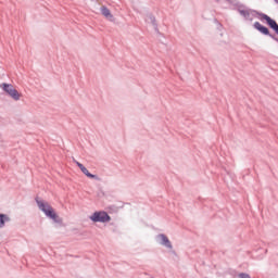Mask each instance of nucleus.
Segmentation results:
<instances>
[{
  "label": "nucleus",
  "mask_w": 278,
  "mask_h": 278,
  "mask_svg": "<svg viewBox=\"0 0 278 278\" xmlns=\"http://www.w3.org/2000/svg\"><path fill=\"white\" fill-rule=\"evenodd\" d=\"M36 203L39 210L47 216V218H50V220H53V223H56L58 225H62V218L55 214V210H53L51 204L45 202L43 200H39L38 198H36Z\"/></svg>",
  "instance_id": "obj_1"
},
{
  "label": "nucleus",
  "mask_w": 278,
  "mask_h": 278,
  "mask_svg": "<svg viewBox=\"0 0 278 278\" xmlns=\"http://www.w3.org/2000/svg\"><path fill=\"white\" fill-rule=\"evenodd\" d=\"M146 21L152 23V25H155V16H153V14H148Z\"/></svg>",
  "instance_id": "obj_10"
},
{
  "label": "nucleus",
  "mask_w": 278,
  "mask_h": 278,
  "mask_svg": "<svg viewBox=\"0 0 278 278\" xmlns=\"http://www.w3.org/2000/svg\"><path fill=\"white\" fill-rule=\"evenodd\" d=\"M0 88H2V90L7 92V94L13 99V101H21V93L18 90L14 89L12 84L3 83L0 85Z\"/></svg>",
  "instance_id": "obj_2"
},
{
  "label": "nucleus",
  "mask_w": 278,
  "mask_h": 278,
  "mask_svg": "<svg viewBox=\"0 0 278 278\" xmlns=\"http://www.w3.org/2000/svg\"><path fill=\"white\" fill-rule=\"evenodd\" d=\"M276 1V3H278V0H275Z\"/></svg>",
  "instance_id": "obj_14"
},
{
  "label": "nucleus",
  "mask_w": 278,
  "mask_h": 278,
  "mask_svg": "<svg viewBox=\"0 0 278 278\" xmlns=\"http://www.w3.org/2000/svg\"><path fill=\"white\" fill-rule=\"evenodd\" d=\"M5 223H10V216L5 214H0V229H3V227H5Z\"/></svg>",
  "instance_id": "obj_9"
},
{
  "label": "nucleus",
  "mask_w": 278,
  "mask_h": 278,
  "mask_svg": "<svg viewBox=\"0 0 278 278\" xmlns=\"http://www.w3.org/2000/svg\"><path fill=\"white\" fill-rule=\"evenodd\" d=\"M74 162H75L76 166H78V167H79L80 164H81V163H79V161H74Z\"/></svg>",
  "instance_id": "obj_13"
},
{
  "label": "nucleus",
  "mask_w": 278,
  "mask_h": 278,
  "mask_svg": "<svg viewBox=\"0 0 278 278\" xmlns=\"http://www.w3.org/2000/svg\"><path fill=\"white\" fill-rule=\"evenodd\" d=\"M90 220H92V223H110V220H112V217H110L108 212L100 211V212H94L90 216Z\"/></svg>",
  "instance_id": "obj_3"
},
{
  "label": "nucleus",
  "mask_w": 278,
  "mask_h": 278,
  "mask_svg": "<svg viewBox=\"0 0 278 278\" xmlns=\"http://www.w3.org/2000/svg\"><path fill=\"white\" fill-rule=\"evenodd\" d=\"M85 167H86V166H84V164H80L78 168H79L80 170H83Z\"/></svg>",
  "instance_id": "obj_12"
},
{
  "label": "nucleus",
  "mask_w": 278,
  "mask_h": 278,
  "mask_svg": "<svg viewBox=\"0 0 278 278\" xmlns=\"http://www.w3.org/2000/svg\"><path fill=\"white\" fill-rule=\"evenodd\" d=\"M239 14L245 18V21H253V16L255 14H260L256 11H251V10H239Z\"/></svg>",
  "instance_id": "obj_6"
},
{
  "label": "nucleus",
  "mask_w": 278,
  "mask_h": 278,
  "mask_svg": "<svg viewBox=\"0 0 278 278\" xmlns=\"http://www.w3.org/2000/svg\"><path fill=\"white\" fill-rule=\"evenodd\" d=\"M83 174L86 175V177H89V179H96V181H101V178H99V176L94 175V174H90V172L88 170V168L83 167V169H80Z\"/></svg>",
  "instance_id": "obj_8"
},
{
  "label": "nucleus",
  "mask_w": 278,
  "mask_h": 278,
  "mask_svg": "<svg viewBox=\"0 0 278 278\" xmlns=\"http://www.w3.org/2000/svg\"><path fill=\"white\" fill-rule=\"evenodd\" d=\"M156 239L159 240L160 244H162V247H166V249H173V243H170V240H168L166 235H157Z\"/></svg>",
  "instance_id": "obj_5"
},
{
  "label": "nucleus",
  "mask_w": 278,
  "mask_h": 278,
  "mask_svg": "<svg viewBox=\"0 0 278 278\" xmlns=\"http://www.w3.org/2000/svg\"><path fill=\"white\" fill-rule=\"evenodd\" d=\"M102 16L106 17L108 21H111V23H114V15H112V12L108 7H101L100 8Z\"/></svg>",
  "instance_id": "obj_7"
},
{
  "label": "nucleus",
  "mask_w": 278,
  "mask_h": 278,
  "mask_svg": "<svg viewBox=\"0 0 278 278\" xmlns=\"http://www.w3.org/2000/svg\"><path fill=\"white\" fill-rule=\"evenodd\" d=\"M253 27H254V29H257V31H260L264 36H269V38H273V40H276V42H278V38L275 37V35L270 34V30H268V27L261 25L260 22H255L253 24Z\"/></svg>",
  "instance_id": "obj_4"
},
{
  "label": "nucleus",
  "mask_w": 278,
  "mask_h": 278,
  "mask_svg": "<svg viewBox=\"0 0 278 278\" xmlns=\"http://www.w3.org/2000/svg\"><path fill=\"white\" fill-rule=\"evenodd\" d=\"M239 278H251V276L249 274L241 273L239 274Z\"/></svg>",
  "instance_id": "obj_11"
}]
</instances>
